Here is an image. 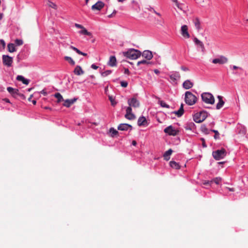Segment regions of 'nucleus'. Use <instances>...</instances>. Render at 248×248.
I'll use <instances>...</instances> for the list:
<instances>
[{
    "label": "nucleus",
    "instance_id": "obj_46",
    "mask_svg": "<svg viewBox=\"0 0 248 248\" xmlns=\"http://www.w3.org/2000/svg\"><path fill=\"white\" fill-rule=\"evenodd\" d=\"M24 78L22 76L18 75L16 77V80L23 82Z\"/></svg>",
    "mask_w": 248,
    "mask_h": 248
},
{
    "label": "nucleus",
    "instance_id": "obj_36",
    "mask_svg": "<svg viewBox=\"0 0 248 248\" xmlns=\"http://www.w3.org/2000/svg\"><path fill=\"white\" fill-rule=\"evenodd\" d=\"M109 132L111 133V136L113 137L118 134V132L113 128H111L109 130Z\"/></svg>",
    "mask_w": 248,
    "mask_h": 248
},
{
    "label": "nucleus",
    "instance_id": "obj_20",
    "mask_svg": "<svg viewBox=\"0 0 248 248\" xmlns=\"http://www.w3.org/2000/svg\"><path fill=\"white\" fill-rule=\"evenodd\" d=\"M217 98L218 99V102L217 103V106H216V108L217 109H219L220 108H221L224 105V101L223 100V97L222 96H220V95H218L217 96Z\"/></svg>",
    "mask_w": 248,
    "mask_h": 248
},
{
    "label": "nucleus",
    "instance_id": "obj_33",
    "mask_svg": "<svg viewBox=\"0 0 248 248\" xmlns=\"http://www.w3.org/2000/svg\"><path fill=\"white\" fill-rule=\"evenodd\" d=\"M64 59L65 61H67L71 65H74L75 64V61L72 58L69 56H65Z\"/></svg>",
    "mask_w": 248,
    "mask_h": 248
},
{
    "label": "nucleus",
    "instance_id": "obj_13",
    "mask_svg": "<svg viewBox=\"0 0 248 248\" xmlns=\"http://www.w3.org/2000/svg\"><path fill=\"white\" fill-rule=\"evenodd\" d=\"M104 6V4L103 2L99 1L97 2L95 4L92 6V9L93 10L100 11Z\"/></svg>",
    "mask_w": 248,
    "mask_h": 248
},
{
    "label": "nucleus",
    "instance_id": "obj_40",
    "mask_svg": "<svg viewBox=\"0 0 248 248\" xmlns=\"http://www.w3.org/2000/svg\"><path fill=\"white\" fill-rule=\"evenodd\" d=\"M159 104L162 107L169 108V105H167L165 102L163 101H159Z\"/></svg>",
    "mask_w": 248,
    "mask_h": 248
},
{
    "label": "nucleus",
    "instance_id": "obj_43",
    "mask_svg": "<svg viewBox=\"0 0 248 248\" xmlns=\"http://www.w3.org/2000/svg\"><path fill=\"white\" fill-rule=\"evenodd\" d=\"M150 62H147L146 60H142L137 62V65L139 66L141 64H149Z\"/></svg>",
    "mask_w": 248,
    "mask_h": 248
},
{
    "label": "nucleus",
    "instance_id": "obj_51",
    "mask_svg": "<svg viewBox=\"0 0 248 248\" xmlns=\"http://www.w3.org/2000/svg\"><path fill=\"white\" fill-rule=\"evenodd\" d=\"M17 96H20L21 97V98H22L23 99H25V97L24 95L22 93H20L19 92L18 93V94H17Z\"/></svg>",
    "mask_w": 248,
    "mask_h": 248
},
{
    "label": "nucleus",
    "instance_id": "obj_32",
    "mask_svg": "<svg viewBox=\"0 0 248 248\" xmlns=\"http://www.w3.org/2000/svg\"><path fill=\"white\" fill-rule=\"evenodd\" d=\"M194 24L196 29L199 31L201 29V23L199 18H195L194 20Z\"/></svg>",
    "mask_w": 248,
    "mask_h": 248
},
{
    "label": "nucleus",
    "instance_id": "obj_10",
    "mask_svg": "<svg viewBox=\"0 0 248 248\" xmlns=\"http://www.w3.org/2000/svg\"><path fill=\"white\" fill-rule=\"evenodd\" d=\"M164 132L168 133L170 135L175 136L177 134L178 131L174 129L171 125L169 126L166 127L164 130Z\"/></svg>",
    "mask_w": 248,
    "mask_h": 248
},
{
    "label": "nucleus",
    "instance_id": "obj_59",
    "mask_svg": "<svg viewBox=\"0 0 248 248\" xmlns=\"http://www.w3.org/2000/svg\"><path fill=\"white\" fill-rule=\"evenodd\" d=\"M154 71L156 74H158L160 73L158 69H155Z\"/></svg>",
    "mask_w": 248,
    "mask_h": 248
},
{
    "label": "nucleus",
    "instance_id": "obj_56",
    "mask_svg": "<svg viewBox=\"0 0 248 248\" xmlns=\"http://www.w3.org/2000/svg\"><path fill=\"white\" fill-rule=\"evenodd\" d=\"M116 11L115 10H114L112 14L108 16V17L109 18L112 17L113 16V14L115 15L116 14Z\"/></svg>",
    "mask_w": 248,
    "mask_h": 248
},
{
    "label": "nucleus",
    "instance_id": "obj_26",
    "mask_svg": "<svg viewBox=\"0 0 248 248\" xmlns=\"http://www.w3.org/2000/svg\"><path fill=\"white\" fill-rule=\"evenodd\" d=\"M172 1L175 3L176 6L179 8V9L185 11V5L182 3H179L177 0H172Z\"/></svg>",
    "mask_w": 248,
    "mask_h": 248
},
{
    "label": "nucleus",
    "instance_id": "obj_1",
    "mask_svg": "<svg viewBox=\"0 0 248 248\" xmlns=\"http://www.w3.org/2000/svg\"><path fill=\"white\" fill-rule=\"evenodd\" d=\"M123 54L125 57L131 60L137 59L141 55V52L140 50L134 48L129 49Z\"/></svg>",
    "mask_w": 248,
    "mask_h": 248
},
{
    "label": "nucleus",
    "instance_id": "obj_57",
    "mask_svg": "<svg viewBox=\"0 0 248 248\" xmlns=\"http://www.w3.org/2000/svg\"><path fill=\"white\" fill-rule=\"evenodd\" d=\"M129 70L127 69V68H125L124 69V73L126 74H129Z\"/></svg>",
    "mask_w": 248,
    "mask_h": 248
},
{
    "label": "nucleus",
    "instance_id": "obj_18",
    "mask_svg": "<svg viewBox=\"0 0 248 248\" xmlns=\"http://www.w3.org/2000/svg\"><path fill=\"white\" fill-rule=\"evenodd\" d=\"M116 57L114 56H111L109 58L108 65L111 67L115 66L116 65Z\"/></svg>",
    "mask_w": 248,
    "mask_h": 248
},
{
    "label": "nucleus",
    "instance_id": "obj_45",
    "mask_svg": "<svg viewBox=\"0 0 248 248\" xmlns=\"http://www.w3.org/2000/svg\"><path fill=\"white\" fill-rule=\"evenodd\" d=\"M121 85L122 87L125 88L127 86L128 83L126 81H121Z\"/></svg>",
    "mask_w": 248,
    "mask_h": 248
},
{
    "label": "nucleus",
    "instance_id": "obj_16",
    "mask_svg": "<svg viewBox=\"0 0 248 248\" xmlns=\"http://www.w3.org/2000/svg\"><path fill=\"white\" fill-rule=\"evenodd\" d=\"M7 90L8 92L15 97H16L19 93V90L18 89H14L10 87H8Z\"/></svg>",
    "mask_w": 248,
    "mask_h": 248
},
{
    "label": "nucleus",
    "instance_id": "obj_52",
    "mask_svg": "<svg viewBox=\"0 0 248 248\" xmlns=\"http://www.w3.org/2000/svg\"><path fill=\"white\" fill-rule=\"evenodd\" d=\"M211 183H212V181H205V182L203 183V184L204 185H209V184H211Z\"/></svg>",
    "mask_w": 248,
    "mask_h": 248
},
{
    "label": "nucleus",
    "instance_id": "obj_15",
    "mask_svg": "<svg viewBox=\"0 0 248 248\" xmlns=\"http://www.w3.org/2000/svg\"><path fill=\"white\" fill-rule=\"evenodd\" d=\"M193 83L190 80H186L185 81L183 84V87L186 90L189 89L193 86Z\"/></svg>",
    "mask_w": 248,
    "mask_h": 248
},
{
    "label": "nucleus",
    "instance_id": "obj_14",
    "mask_svg": "<svg viewBox=\"0 0 248 248\" xmlns=\"http://www.w3.org/2000/svg\"><path fill=\"white\" fill-rule=\"evenodd\" d=\"M77 99L78 98H74L72 99H66L64 100L63 106L66 108H69L72 104L77 101Z\"/></svg>",
    "mask_w": 248,
    "mask_h": 248
},
{
    "label": "nucleus",
    "instance_id": "obj_60",
    "mask_svg": "<svg viewBox=\"0 0 248 248\" xmlns=\"http://www.w3.org/2000/svg\"><path fill=\"white\" fill-rule=\"evenodd\" d=\"M132 144L134 146H136L137 145V142L136 140H133L132 142Z\"/></svg>",
    "mask_w": 248,
    "mask_h": 248
},
{
    "label": "nucleus",
    "instance_id": "obj_44",
    "mask_svg": "<svg viewBox=\"0 0 248 248\" xmlns=\"http://www.w3.org/2000/svg\"><path fill=\"white\" fill-rule=\"evenodd\" d=\"M202 131L204 132L206 134H208L209 132L207 128L205 126H203L201 127Z\"/></svg>",
    "mask_w": 248,
    "mask_h": 248
},
{
    "label": "nucleus",
    "instance_id": "obj_5",
    "mask_svg": "<svg viewBox=\"0 0 248 248\" xmlns=\"http://www.w3.org/2000/svg\"><path fill=\"white\" fill-rule=\"evenodd\" d=\"M212 155L216 160H219L226 155V151L224 148H222L221 150L213 152Z\"/></svg>",
    "mask_w": 248,
    "mask_h": 248
},
{
    "label": "nucleus",
    "instance_id": "obj_2",
    "mask_svg": "<svg viewBox=\"0 0 248 248\" xmlns=\"http://www.w3.org/2000/svg\"><path fill=\"white\" fill-rule=\"evenodd\" d=\"M185 101L186 104L192 106L196 103L197 98L192 93L187 91L185 93Z\"/></svg>",
    "mask_w": 248,
    "mask_h": 248
},
{
    "label": "nucleus",
    "instance_id": "obj_30",
    "mask_svg": "<svg viewBox=\"0 0 248 248\" xmlns=\"http://www.w3.org/2000/svg\"><path fill=\"white\" fill-rule=\"evenodd\" d=\"M54 96L57 99V102L58 103L64 101L62 96L59 93H56L54 94Z\"/></svg>",
    "mask_w": 248,
    "mask_h": 248
},
{
    "label": "nucleus",
    "instance_id": "obj_3",
    "mask_svg": "<svg viewBox=\"0 0 248 248\" xmlns=\"http://www.w3.org/2000/svg\"><path fill=\"white\" fill-rule=\"evenodd\" d=\"M202 100L206 104H214L215 98L212 94L209 93H203L201 95Z\"/></svg>",
    "mask_w": 248,
    "mask_h": 248
},
{
    "label": "nucleus",
    "instance_id": "obj_28",
    "mask_svg": "<svg viewBox=\"0 0 248 248\" xmlns=\"http://www.w3.org/2000/svg\"><path fill=\"white\" fill-rule=\"evenodd\" d=\"M8 51L12 53L16 51L15 44L13 43H10L7 46Z\"/></svg>",
    "mask_w": 248,
    "mask_h": 248
},
{
    "label": "nucleus",
    "instance_id": "obj_63",
    "mask_svg": "<svg viewBox=\"0 0 248 248\" xmlns=\"http://www.w3.org/2000/svg\"><path fill=\"white\" fill-rule=\"evenodd\" d=\"M4 100L5 101H6V102H7V103H10V101H9V100L8 99H7V98H5V99H4Z\"/></svg>",
    "mask_w": 248,
    "mask_h": 248
},
{
    "label": "nucleus",
    "instance_id": "obj_29",
    "mask_svg": "<svg viewBox=\"0 0 248 248\" xmlns=\"http://www.w3.org/2000/svg\"><path fill=\"white\" fill-rule=\"evenodd\" d=\"M70 48H71L72 49H73L74 51H75L79 55H83L84 56H87V53H85L81 52L80 50H79L77 48H76L75 46H70Z\"/></svg>",
    "mask_w": 248,
    "mask_h": 248
},
{
    "label": "nucleus",
    "instance_id": "obj_47",
    "mask_svg": "<svg viewBox=\"0 0 248 248\" xmlns=\"http://www.w3.org/2000/svg\"><path fill=\"white\" fill-rule=\"evenodd\" d=\"M75 26L76 28H78V29H82L84 27L82 25L79 24H77V23H76L75 24Z\"/></svg>",
    "mask_w": 248,
    "mask_h": 248
},
{
    "label": "nucleus",
    "instance_id": "obj_4",
    "mask_svg": "<svg viewBox=\"0 0 248 248\" xmlns=\"http://www.w3.org/2000/svg\"><path fill=\"white\" fill-rule=\"evenodd\" d=\"M207 112L202 110L199 113H197L194 116L193 119L196 123H200L203 122L207 117Z\"/></svg>",
    "mask_w": 248,
    "mask_h": 248
},
{
    "label": "nucleus",
    "instance_id": "obj_53",
    "mask_svg": "<svg viewBox=\"0 0 248 248\" xmlns=\"http://www.w3.org/2000/svg\"><path fill=\"white\" fill-rule=\"evenodd\" d=\"M91 67L93 69H97L98 68V66H96L94 64H93L91 65Z\"/></svg>",
    "mask_w": 248,
    "mask_h": 248
},
{
    "label": "nucleus",
    "instance_id": "obj_50",
    "mask_svg": "<svg viewBox=\"0 0 248 248\" xmlns=\"http://www.w3.org/2000/svg\"><path fill=\"white\" fill-rule=\"evenodd\" d=\"M181 69L185 71H187L189 70V69L187 67L183 66L181 67Z\"/></svg>",
    "mask_w": 248,
    "mask_h": 248
},
{
    "label": "nucleus",
    "instance_id": "obj_35",
    "mask_svg": "<svg viewBox=\"0 0 248 248\" xmlns=\"http://www.w3.org/2000/svg\"><path fill=\"white\" fill-rule=\"evenodd\" d=\"M47 4L49 7H50L52 8H53L55 10H56L57 9V5L55 3H53V2H52L50 0H48Z\"/></svg>",
    "mask_w": 248,
    "mask_h": 248
},
{
    "label": "nucleus",
    "instance_id": "obj_27",
    "mask_svg": "<svg viewBox=\"0 0 248 248\" xmlns=\"http://www.w3.org/2000/svg\"><path fill=\"white\" fill-rule=\"evenodd\" d=\"M170 166L173 169L178 170L180 168V166L179 165V164L174 161H170Z\"/></svg>",
    "mask_w": 248,
    "mask_h": 248
},
{
    "label": "nucleus",
    "instance_id": "obj_64",
    "mask_svg": "<svg viewBox=\"0 0 248 248\" xmlns=\"http://www.w3.org/2000/svg\"><path fill=\"white\" fill-rule=\"evenodd\" d=\"M44 108H45V109H49V110H51V108H50L48 107H45Z\"/></svg>",
    "mask_w": 248,
    "mask_h": 248
},
{
    "label": "nucleus",
    "instance_id": "obj_34",
    "mask_svg": "<svg viewBox=\"0 0 248 248\" xmlns=\"http://www.w3.org/2000/svg\"><path fill=\"white\" fill-rule=\"evenodd\" d=\"M194 126H195V124L192 122H190V123H187L186 124V125L185 126V128L186 130H192L193 128H194Z\"/></svg>",
    "mask_w": 248,
    "mask_h": 248
},
{
    "label": "nucleus",
    "instance_id": "obj_54",
    "mask_svg": "<svg viewBox=\"0 0 248 248\" xmlns=\"http://www.w3.org/2000/svg\"><path fill=\"white\" fill-rule=\"evenodd\" d=\"M41 93L42 94H43L45 96H46L47 95V93L46 92V91L45 90H43L41 92Z\"/></svg>",
    "mask_w": 248,
    "mask_h": 248
},
{
    "label": "nucleus",
    "instance_id": "obj_48",
    "mask_svg": "<svg viewBox=\"0 0 248 248\" xmlns=\"http://www.w3.org/2000/svg\"><path fill=\"white\" fill-rule=\"evenodd\" d=\"M201 140L202 141V145L203 147H206V145L205 144V141L204 139L202 138Z\"/></svg>",
    "mask_w": 248,
    "mask_h": 248
},
{
    "label": "nucleus",
    "instance_id": "obj_7",
    "mask_svg": "<svg viewBox=\"0 0 248 248\" xmlns=\"http://www.w3.org/2000/svg\"><path fill=\"white\" fill-rule=\"evenodd\" d=\"M13 58L8 56L3 55L2 56V62L4 65L10 67L13 63Z\"/></svg>",
    "mask_w": 248,
    "mask_h": 248
},
{
    "label": "nucleus",
    "instance_id": "obj_12",
    "mask_svg": "<svg viewBox=\"0 0 248 248\" xmlns=\"http://www.w3.org/2000/svg\"><path fill=\"white\" fill-rule=\"evenodd\" d=\"M129 128L132 130V126L127 124H121L118 126V129L121 131H127Z\"/></svg>",
    "mask_w": 248,
    "mask_h": 248
},
{
    "label": "nucleus",
    "instance_id": "obj_39",
    "mask_svg": "<svg viewBox=\"0 0 248 248\" xmlns=\"http://www.w3.org/2000/svg\"><path fill=\"white\" fill-rule=\"evenodd\" d=\"M211 131L215 133L214 138L215 139H218L219 138V133L216 130H211Z\"/></svg>",
    "mask_w": 248,
    "mask_h": 248
},
{
    "label": "nucleus",
    "instance_id": "obj_49",
    "mask_svg": "<svg viewBox=\"0 0 248 248\" xmlns=\"http://www.w3.org/2000/svg\"><path fill=\"white\" fill-rule=\"evenodd\" d=\"M22 82L24 84L28 85L29 83V80L27 79L24 78Z\"/></svg>",
    "mask_w": 248,
    "mask_h": 248
},
{
    "label": "nucleus",
    "instance_id": "obj_62",
    "mask_svg": "<svg viewBox=\"0 0 248 248\" xmlns=\"http://www.w3.org/2000/svg\"><path fill=\"white\" fill-rule=\"evenodd\" d=\"M32 96H33V95H32V94H31V95H30V97L28 98V100H29V101H31V98L32 97Z\"/></svg>",
    "mask_w": 248,
    "mask_h": 248
},
{
    "label": "nucleus",
    "instance_id": "obj_24",
    "mask_svg": "<svg viewBox=\"0 0 248 248\" xmlns=\"http://www.w3.org/2000/svg\"><path fill=\"white\" fill-rule=\"evenodd\" d=\"M172 150L171 149H170L167 151H166L163 155L164 158L165 160L168 161L170 159V155L172 154Z\"/></svg>",
    "mask_w": 248,
    "mask_h": 248
},
{
    "label": "nucleus",
    "instance_id": "obj_19",
    "mask_svg": "<svg viewBox=\"0 0 248 248\" xmlns=\"http://www.w3.org/2000/svg\"><path fill=\"white\" fill-rule=\"evenodd\" d=\"M74 73L77 76H80L83 75L84 73V72L81 68V66L77 65L74 70Z\"/></svg>",
    "mask_w": 248,
    "mask_h": 248
},
{
    "label": "nucleus",
    "instance_id": "obj_31",
    "mask_svg": "<svg viewBox=\"0 0 248 248\" xmlns=\"http://www.w3.org/2000/svg\"><path fill=\"white\" fill-rule=\"evenodd\" d=\"M79 33L88 36H92V33L89 32L84 27L79 31Z\"/></svg>",
    "mask_w": 248,
    "mask_h": 248
},
{
    "label": "nucleus",
    "instance_id": "obj_25",
    "mask_svg": "<svg viewBox=\"0 0 248 248\" xmlns=\"http://www.w3.org/2000/svg\"><path fill=\"white\" fill-rule=\"evenodd\" d=\"M194 42L196 45L199 46L202 49V51H203L204 49V46L202 42L199 40L198 38L195 37L194 39Z\"/></svg>",
    "mask_w": 248,
    "mask_h": 248
},
{
    "label": "nucleus",
    "instance_id": "obj_22",
    "mask_svg": "<svg viewBox=\"0 0 248 248\" xmlns=\"http://www.w3.org/2000/svg\"><path fill=\"white\" fill-rule=\"evenodd\" d=\"M147 123L146 119L143 116L140 117L139 118L138 121V125H139V126L144 125H145V123Z\"/></svg>",
    "mask_w": 248,
    "mask_h": 248
},
{
    "label": "nucleus",
    "instance_id": "obj_21",
    "mask_svg": "<svg viewBox=\"0 0 248 248\" xmlns=\"http://www.w3.org/2000/svg\"><path fill=\"white\" fill-rule=\"evenodd\" d=\"M184 110L183 108V104H182L179 109L178 111H174L173 113L175 114L178 117H181L184 114Z\"/></svg>",
    "mask_w": 248,
    "mask_h": 248
},
{
    "label": "nucleus",
    "instance_id": "obj_55",
    "mask_svg": "<svg viewBox=\"0 0 248 248\" xmlns=\"http://www.w3.org/2000/svg\"><path fill=\"white\" fill-rule=\"evenodd\" d=\"M0 44L2 45V46H3V47H4V46H5V42H4V41L3 40H0Z\"/></svg>",
    "mask_w": 248,
    "mask_h": 248
},
{
    "label": "nucleus",
    "instance_id": "obj_6",
    "mask_svg": "<svg viewBox=\"0 0 248 248\" xmlns=\"http://www.w3.org/2000/svg\"><path fill=\"white\" fill-rule=\"evenodd\" d=\"M228 62V59L223 55H220L212 60V63L214 64H224L227 63Z\"/></svg>",
    "mask_w": 248,
    "mask_h": 248
},
{
    "label": "nucleus",
    "instance_id": "obj_37",
    "mask_svg": "<svg viewBox=\"0 0 248 248\" xmlns=\"http://www.w3.org/2000/svg\"><path fill=\"white\" fill-rule=\"evenodd\" d=\"M111 70H108L105 72H102L101 74L102 77H105L110 74L111 73Z\"/></svg>",
    "mask_w": 248,
    "mask_h": 248
},
{
    "label": "nucleus",
    "instance_id": "obj_11",
    "mask_svg": "<svg viewBox=\"0 0 248 248\" xmlns=\"http://www.w3.org/2000/svg\"><path fill=\"white\" fill-rule=\"evenodd\" d=\"M181 34L185 38H189L190 35L188 32V27L186 25H183L181 27Z\"/></svg>",
    "mask_w": 248,
    "mask_h": 248
},
{
    "label": "nucleus",
    "instance_id": "obj_61",
    "mask_svg": "<svg viewBox=\"0 0 248 248\" xmlns=\"http://www.w3.org/2000/svg\"><path fill=\"white\" fill-rule=\"evenodd\" d=\"M153 12H154L155 14H156L157 16H161V15H160V13L156 12L155 10H154V9H153Z\"/></svg>",
    "mask_w": 248,
    "mask_h": 248
},
{
    "label": "nucleus",
    "instance_id": "obj_38",
    "mask_svg": "<svg viewBox=\"0 0 248 248\" xmlns=\"http://www.w3.org/2000/svg\"><path fill=\"white\" fill-rule=\"evenodd\" d=\"M108 98L109 101L111 102V104L112 106H115L116 104V102L115 101L114 98L113 97V96L108 95Z\"/></svg>",
    "mask_w": 248,
    "mask_h": 248
},
{
    "label": "nucleus",
    "instance_id": "obj_9",
    "mask_svg": "<svg viewBox=\"0 0 248 248\" xmlns=\"http://www.w3.org/2000/svg\"><path fill=\"white\" fill-rule=\"evenodd\" d=\"M127 103L129 106V107L131 108V107L133 108H138L140 104L139 101L135 97H132L128 99Z\"/></svg>",
    "mask_w": 248,
    "mask_h": 248
},
{
    "label": "nucleus",
    "instance_id": "obj_17",
    "mask_svg": "<svg viewBox=\"0 0 248 248\" xmlns=\"http://www.w3.org/2000/svg\"><path fill=\"white\" fill-rule=\"evenodd\" d=\"M142 56L148 60H151L153 58L152 53L149 50L144 51L142 54Z\"/></svg>",
    "mask_w": 248,
    "mask_h": 248
},
{
    "label": "nucleus",
    "instance_id": "obj_58",
    "mask_svg": "<svg viewBox=\"0 0 248 248\" xmlns=\"http://www.w3.org/2000/svg\"><path fill=\"white\" fill-rule=\"evenodd\" d=\"M232 69H233V70H236V69H241V68L240 67H238V66H235V65H233V66H232Z\"/></svg>",
    "mask_w": 248,
    "mask_h": 248
},
{
    "label": "nucleus",
    "instance_id": "obj_8",
    "mask_svg": "<svg viewBox=\"0 0 248 248\" xmlns=\"http://www.w3.org/2000/svg\"><path fill=\"white\" fill-rule=\"evenodd\" d=\"M125 118L129 120H133L136 119L135 115L132 113V108L130 107H128L126 109V114Z\"/></svg>",
    "mask_w": 248,
    "mask_h": 248
},
{
    "label": "nucleus",
    "instance_id": "obj_42",
    "mask_svg": "<svg viewBox=\"0 0 248 248\" xmlns=\"http://www.w3.org/2000/svg\"><path fill=\"white\" fill-rule=\"evenodd\" d=\"M15 44H16V45L17 46H21L22 45H23V41L22 40H21V39H16L15 40Z\"/></svg>",
    "mask_w": 248,
    "mask_h": 248
},
{
    "label": "nucleus",
    "instance_id": "obj_41",
    "mask_svg": "<svg viewBox=\"0 0 248 248\" xmlns=\"http://www.w3.org/2000/svg\"><path fill=\"white\" fill-rule=\"evenodd\" d=\"M212 181V183L214 182L216 184L218 185L221 182V179L220 178H219V177H217V178L213 179Z\"/></svg>",
    "mask_w": 248,
    "mask_h": 248
},
{
    "label": "nucleus",
    "instance_id": "obj_23",
    "mask_svg": "<svg viewBox=\"0 0 248 248\" xmlns=\"http://www.w3.org/2000/svg\"><path fill=\"white\" fill-rule=\"evenodd\" d=\"M170 78L172 81H175L178 79L180 78V75L179 73L176 72L174 74L170 75Z\"/></svg>",
    "mask_w": 248,
    "mask_h": 248
}]
</instances>
